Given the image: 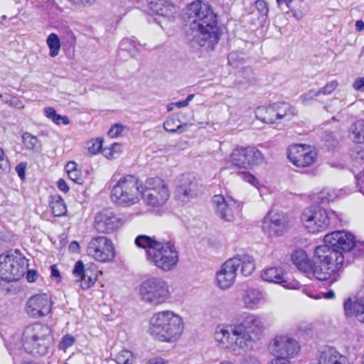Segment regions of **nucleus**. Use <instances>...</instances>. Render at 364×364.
Returning <instances> with one entry per match:
<instances>
[{
	"instance_id": "1",
	"label": "nucleus",
	"mask_w": 364,
	"mask_h": 364,
	"mask_svg": "<svg viewBox=\"0 0 364 364\" xmlns=\"http://www.w3.org/2000/svg\"><path fill=\"white\" fill-rule=\"evenodd\" d=\"M264 328L262 320L257 315L245 313L238 323L217 325L213 339L219 348L233 355H240L253 348Z\"/></svg>"
},
{
	"instance_id": "2",
	"label": "nucleus",
	"mask_w": 364,
	"mask_h": 364,
	"mask_svg": "<svg viewBox=\"0 0 364 364\" xmlns=\"http://www.w3.org/2000/svg\"><path fill=\"white\" fill-rule=\"evenodd\" d=\"M344 256L326 245L317 246L314 252V266L312 267L310 260L303 250H295L291 255V260L297 268L308 272L312 270L314 276L318 280L330 279L331 282L337 279L344 263Z\"/></svg>"
},
{
	"instance_id": "3",
	"label": "nucleus",
	"mask_w": 364,
	"mask_h": 364,
	"mask_svg": "<svg viewBox=\"0 0 364 364\" xmlns=\"http://www.w3.org/2000/svg\"><path fill=\"white\" fill-rule=\"evenodd\" d=\"M186 14L190 22L193 42L208 48L218 43L220 32L217 16L208 4L194 1L187 6Z\"/></svg>"
},
{
	"instance_id": "4",
	"label": "nucleus",
	"mask_w": 364,
	"mask_h": 364,
	"mask_svg": "<svg viewBox=\"0 0 364 364\" xmlns=\"http://www.w3.org/2000/svg\"><path fill=\"white\" fill-rule=\"evenodd\" d=\"M134 243L146 250V259L160 270L167 272L177 267L179 252L173 242L140 235L135 238Z\"/></svg>"
},
{
	"instance_id": "5",
	"label": "nucleus",
	"mask_w": 364,
	"mask_h": 364,
	"mask_svg": "<svg viewBox=\"0 0 364 364\" xmlns=\"http://www.w3.org/2000/svg\"><path fill=\"white\" fill-rule=\"evenodd\" d=\"M184 329L183 317L171 309L154 313L149 321L150 334L161 342H176L183 335Z\"/></svg>"
},
{
	"instance_id": "6",
	"label": "nucleus",
	"mask_w": 364,
	"mask_h": 364,
	"mask_svg": "<svg viewBox=\"0 0 364 364\" xmlns=\"http://www.w3.org/2000/svg\"><path fill=\"white\" fill-rule=\"evenodd\" d=\"M53 343L50 328L36 323L25 328L22 333L21 345L24 350L35 356L46 355Z\"/></svg>"
},
{
	"instance_id": "7",
	"label": "nucleus",
	"mask_w": 364,
	"mask_h": 364,
	"mask_svg": "<svg viewBox=\"0 0 364 364\" xmlns=\"http://www.w3.org/2000/svg\"><path fill=\"white\" fill-rule=\"evenodd\" d=\"M143 183L133 175L121 177L113 186L110 198L118 206L128 208L134 205L141 198Z\"/></svg>"
},
{
	"instance_id": "8",
	"label": "nucleus",
	"mask_w": 364,
	"mask_h": 364,
	"mask_svg": "<svg viewBox=\"0 0 364 364\" xmlns=\"http://www.w3.org/2000/svg\"><path fill=\"white\" fill-rule=\"evenodd\" d=\"M138 294L142 302L153 306L166 304L172 299L169 283L159 277L144 279L139 286Z\"/></svg>"
},
{
	"instance_id": "9",
	"label": "nucleus",
	"mask_w": 364,
	"mask_h": 364,
	"mask_svg": "<svg viewBox=\"0 0 364 364\" xmlns=\"http://www.w3.org/2000/svg\"><path fill=\"white\" fill-rule=\"evenodd\" d=\"M171 191L167 182L159 177H151L143 183L141 198L152 210L164 207L170 198Z\"/></svg>"
},
{
	"instance_id": "10",
	"label": "nucleus",
	"mask_w": 364,
	"mask_h": 364,
	"mask_svg": "<svg viewBox=\"0 0 364 364\" xmlns=\"http://www.w3.org/2000/svg\"><path fill=\"white\" fill-rule=\"evenodd\" d=\"M28 267L26 258L18 250L0 255V279L7 282L19 280Z\"/></svg>"
},
{
	"instance_id": "11",
	"label": "nucleus",
	"mask_w": 364,
	"mask_h": 364,
	"mask_svg": "<svg viewBox=\"0 0 364 364\" xmlns=\"http://www.w3.org/2000/svg\"><path fill=\"white\" fill-rule=\"evenodd\" d=\"M336 217L333 211H328L320 206H311L304 210L301 221L309 232L316 233L327 229Z\"/></svg>"
},
{
	"instance_id": "12",
	"label": "nucleus",
	"mask_w": 364,
	"mask_h": 364,
	"mask_svg": "<svg viewBox=\"0 0 364 364\" xmlns=\"http://www.w3.org/2000/svg\"><path fill=\"white\" fill-rule=\"evenodd\" d=\"M87 255L95 261L100 263H109L116 257L112 241L105 236L91 238L86 248Z\"/></svg>"
},
{
	"instance_id": "13",
	"label": "nucleus",
	"mask_w": 364,
	"mask_h": 364,
	"mask_svg": "<svg viewBox=\"0 0 364 364\" xmlns=\"http://www.w3.org/2000/svg\"><path fill=\"white\" fill-rule=\"evenodd\" d=\"M268 350L274 356L290 360L298 355L301 346L294 338L289 335H279L271 341L268 346Z\"/></svg>"
},
{
	"instance_id": "14",
	"label": "nucleus",
	"mask_w": 364,
	"mask_h": 364,
	"mask_svg": "<svg viewBox=\"0 0 364 364\" xmlns=\"http://www.w3.org/2000/svg\"><path fill=\"white\" fill-rule=\"evenodd\" d=\"M263 160L262 152L254 146H237L230 155V161L234 166L245 169L259 165Z\"/></svg>"
},
{
	"instance_id": "15",
	"label": "nucleus",
	"mask_w": 364,
	"mask_h": 364,
	"mask_svg": "<svg viewBox=\"0 0 364 364\" xmlns=\"http://www.w3.org/2000/svg\"><path fill=\"white\" fill-rule=\"evenodd\" d=\"M288 159L298 168L309 167L316 162L317 151L309 145L293 144L288 149Z\"/></svg>"
},
{
	"instance_id": "16",
	"label": "nucleus",
	"mask_w": 364,
	"mask_h": 364,
	"mask_svg": "<svg viewBox=\"0 0 364 364\" xmlns=\"http://www.w3.org/2000/svg\"><path fill=\"white\" fill-rule=\"evenodd\" d=\"M324 245L331 249L342 250L343 252L351 251L355 245V236L345 230H336L326 234L323 237ZM340 252L343 255V252Z\"/></svg>"
},
{
	"instance_id": "17",
	"label": "nucleus",
	"mask_w": 364,
	"mask_h": 364,
	"mask_svg": "<svg viewBox=\"0 0 364 364\" xmlns=\"http://www.w3.org/2000/svg\"><path fill=\"white\" fill-rule=\"evenodd\" d=\"M217 215L223 220L232 222L240 210V203L231 197L215 195L213 198Z\"/></svg>"
},
{
	"instance_id": "18",
	"label": "nucleus",
	"mask_w": 364,
	"mask_h": 364,
	"mask_svg": "<svg viewBox=\"0 0 364 364\" xmlns=\"http://www.w3.org/2000/svg\"><path fill=\"white\" fill-rule=\"evenodd\" d=\"M289 220L286 215L269 212L264 218L262 230L269 237L282 235L288 229Z\"/></svg>"
},
{
	"instance_id": "19",
	"label": "nucleus",
	"mask_w": 364,
	"mask_h": 364,
	"mask_svg": "<svg viewBox=\"0 0 364 364\" xmlns=\"http://www.w3.org/2000/svg\"><path fill=\"white\" fill-rule=\"evenodd\" d=\"M237 260L225 261L215 274L216 286L223 291L233 287L237 277Z\"/></svg>"
},
{
	"instance_id": "20",
	"label": "nucleus",
	"mask_w": 364,
	"mask_h": 364,
	"mask_svg": "<svg viewBox=\"0 0 364 364\" xmlns=\"http://www.w3.org/2000/svg\"><path fill=\"white\" fill-rule=\"evenodd\" d=\"M73 274L76 278V282L83 289L87 290L92 287L97 280L98 272L93 264L85 265L81 260L75 264Z\"/></svg>"
},
{
	"instance_id": "21",
	"label": "nucleus",
	"mask_w": 364,
	"mask_h": 364,
	"mask_svg": "<svg viewBox=\"0 0 364 364\" xmlns=\"http://www.w3.org/2000/svg\"><path fill=\"white\" fill-rule=\"evenodd\" d=\"M51 298L47 294L31 296L26 306V313L31 317L38 318L47 315L51 310Z\"/></svg>"
},
{
	"instance_id": "22",
	"label": "nucleus",
	"mask_w": 364,
	"mask_h": 364,
	"mask_svg": "<svg viewBox=\"0 0 364 364\" xmlns=\"http://www.w3.org/2000/svg\"><path fill=\"white\" fill-rule=\"evenodd\" d=\"M121 220L109 209L98 213L93 223L95 229L102 233H110L122 226Z\"/></svg>"
},
{
	"instance_id": "23",
	"label": "nucleus",
	"mask_w": 364,
	"mask_h": 364,
	"mask_svg": "<svg viewBox=\"0 0 364 364\" xmlns=\"http://www.w3.org/2000/svg\"><path fill=\"white\" fill-rule=\"evenodd\" d=\"M197 195V182L193 176L183 175L176 191V199L186 204Z\"/></svg>"
},
{
	"instance_id": "24",
	"label": "nucleus",
	"mask_w": 364,
	"mask_h": 364,
	"mask_svg": "<svg viewBox=\"0 0 364 364\" xmlns=\"http://www.w3.org/2000/svg\"><path fill=\"white\" fill-rule=\"evenodd\" d=\"M286 274L281 268L270 267L264 269L261 273V277L263 280L276 284H282L283 287L288 289H299L301 284L296 281H287L285 279Z\"/></svg>"
},
{
	"instance_id": "25",
	"label": "nucleus",
	"mask_w": 364,
	"mask_h": 364,
	"mask_svg": "<svg viewBox=\"0 0 364 364\" xmlns=\"http://www.w3.org/2000/svg\"><path fill=\"white\" fill-rule=\"evenodd\" d=\"M241 301L245 309L255 310L267 301L266 294L257 288L250 287L241 294Z\"/></svg>"
},
{
	"instance_id": "26",
	"label": "nucleus",
	"mask_w": 364,
	"mask_h": 364,
	"mask_svg": "<svg viewBox=\"0 0 364 364\" xmlns=\"http://www.w3.org/2000/svg\"><path fill=\"white\" fill-rule=\"evenodd\" d=\"M322 364H348L346 356L333 347L327 346L318 354Z\"/></svg>"
},
{
	"instance_id": "27",
	"label": "nucleus",
	"mask_w": 364,
	"mask_h": 364,
	"mask_svg": "<svg viewBox=\"0 0 364 364\" xmlns=\"http://www.w3.org/2000/svg\"><path fill=\"white\" fill-rule=\"evenodd\" d=\"M344 309L346 314L355 316L360 322L364 323V298L355 301L348 299L344 303Z\"/></svg>"
},
{
	"instance_id": "28",
	"label": "nucleus",
	"mask_w": 364,
	"mask_h": 364,
	"mask_svg": "<svg viewBox=\"0 0 364 364\" xmlns=\"http://www.w3.org/2000/svg\"><path fill=\"white\" fill-rule=\"evenodd\" d=\"M230 259L237 260V270L241 267V272L245 277L251 275L255 269V259L249 255H237Z\"/></svg>"
},
{
	"instance_id": "29",
	"label": "nucleus",
	"mask_w": 364,
	"mask_h": 364,
	"mask_svg": "<svg viewBox=\"0 0 364 364\" xmlns=\"http://www.w3.org/2000/svg\"><path fill=\"white\" fill-rule=\"evenodd\" d=\"M274 106L259 107L255 110V116L259 120L265 123H274L277 122Z\"/></svg>"
},
{
	"instance_id": "30",
	"label": "nucleus",
	"mask_w": 364,
	"mask_h": 364,
	"mask_svg": "<svg viewBox=\"0 0 364 364\" xmlns=\"http://www.w3.org/2000/svg\"><path fill=\"white\" fill-rule=\"evenodd\" d=\"M349 136L356 144H364V120H358L349 128Z\"/></svg>"
},
{
	"instance_id": "31",
	"label": "nucleus",
	"mask_w": 364,
	"mask_h": 364,
	"mask_svg": "<svg viewBox=\"0 0 364 364\" xmlns=\"http://www.w3.org/2000/svg\"><path fill=\"white\" fill-rule=\"evenodd\" d=\"M277 121L290 119L294 114V109L288 103L281 102L273 105Z\"/></svg>"
},
{
	"instance_id": "32",
	"label": "nucleus",
	"mask_w": 364,
	"mask_h": 364,
	"mask_svg": "<svg viewBox=\"0 0 364 364\" xmlns=\"http://www.w3.org/2000/svg\"><path fill=\"white\" fill-rule=\"evenodd\" d=\"M50 207L53 214L56 217H60L65 214L67 209L63 198L58 195L50 197Z\"/></svg>"
},
{
	"instance_id": "33",
	"label": "nucleus",
	"mask_w": 364,
	"mask_h": 364,
	"mask_svg": "<svg viewBox=\"0 0 364 364\" xmlns=\"http://www.w3.org/2000/svg\"><path fill=\"white\" fill-rule=\"evenodd\" d=\"M22 141L27 149L39 151L41 149V144L39 139L30 133H24L22 136Z\"/></svg>"
},
{
	"instance_id": "34",
	"label": "nucleus",
	"mask_w": 364,
	"mask_h": 364,
	"mask_svg": "<svg viewBox=\"0 0 364 364\" xmlns=\"http://www.w3.org/2000/svg\"><path fill=\"white\" fill-rule=\"evenodd\" d=\"M46 43L50 50V56L52 58L57 56L61 46L58 36L54 33H50L46 39Z\"/></svg>"
},
{
	"instance_id": "35",
	"label": "nucleus",
	"mask_w": 364,
	"mask_h": 364,
	"mask_svg": "<svg viewBox=\"0 0 364 364\" xmlns=\"http://www.w3.org/2000/svg\"><path fill=\"white\" fill-rule=\"evenodd\" d=\"M102 138L92 139L85 143V149L90 155L93 156L98 154L100 151H102Z\"/></svg>"
},
{
	"instance_id": "36",
	"label": "nucleus",
	"mask_w": 364,
	"mask_h": 364,
	"mask_svg": "<svg viewBox=\"0 0 364 364\" xmlns=\"http://www.w3.org/2000/svg\"><path fill=\"white\" fill-rule=\"evenodd\" d=\"M183 127H187L186 124H181V122L178 119H175L173 117L167 118L164 122V128L166 131L174 133L178 131H180Z\"/></svg>"
},
{
	"instance_id": "37",
	"label": "nucleus",
	"mask_w": 364,
	"mask_h": 364,
	"mask_svg": "<svg viewBox=\"0 0 364 364\" xmlns=\"http://www.w3.org/2000/svg\"><path fill=\"white\" fill-rule=\"evenodd\" d=\"M337 197L336 191L329 188H323L317 194V200L323 203L333 201Z\"/></svg>"
},
{
	"instance_id": "38",
	"label": "nucleus",
	"mask_w": 364,
	"mask_h": 364,
	"mask_svg": "<svg viewBox=\"0 0 364 364\" xmlns=\"http://www.w3.org/2000/svg\"><path fill=\"white\" fill-rule=\"evenodd\" d=\"M122 152V146L119 144L114 143L109 147L102 149L103 155L108 159H113L118 157Z\"/></svg>"
},
{
	"instance_id": "39",
	"label": "nucleus",
	"mask_w": 364,
	"mask_h": 364,
	"mask_svg": "<svg viewBox=\"0 0 364 364\" xmlns=\"http://www.w3.org/2000/svg\"><path fill=\"white\" fill-rule=\"evenodd\" d=\"M134 360L133 353L128 350H121L116 357V361L118 364H132Z\"/></svg>"
},
{
	"instance_id": "40",
	"label": "nucleus",
	"mask_w": 364,
	"mask_h": 364,
	"mask_svg": "<svg viewBox=\"0 0 364 364\" xmlns=\"http://www.w3.org/2000/svg\"><path fill=\"white\" fill-rule=\"evenodd\" d=\"M163 7L161 14H160L159 16H164L168 18H173L178 11V9L168 0Z\"/></svg>"
},
{
	"instance_id": "41",
	"label": "nucleus",
	"mask_w": 364,
	"mask_h": 364,
	"mask_svg": "<svg viewBox=\"0 0 364 364\" xmlns=\"http://www.w3.org/2000/svg\"><path fill=\"white\" fill-rule=\"evenodd\" d=\"M75 342V338L70 335H65L60 340L58 348L60 350L65 351L68 348L72 346Z\"/></svg>"
},
{
	"instance_id": "42",
	"label": "nucleus",
	"mask_w": 364,
	"mask_h": 364,
	"mask_svg": "<svg viewBox=\"0 0 364 364\" xmlns=\"http://www.w3.org/2000/svg\"><path fill=\"white\" fill-rule=\"evenodd\" d=\"M319 96V94L317 91L311 90L308 92H305L300 97L301 102L304 105H310L316 97Z\"/></svg>"
},
{
	"instance_id": "43",
	"label": "nucleus",
	"mask_w": 364,
	"mask_h": 364,
	"mask_svg": "<svg viewBox=\"0 0 364 364\" xmlns=\"http://www.w3.org/2000/svg\"><path fill=\"white\" fill-rule=\"evenodd\" d=\"M338 86L337 80H332L328 82L325 86L320 88L318 92L320 95H331Z\"/></svg>"
},
{
	"instance_id": "44",
	"label": "nucleus",
	"mask_w": 364,
	"mask_h": 364,
	"mask_svg": "<svg viewBox=\"0 0 364 364\" xmlns=\"http://www.w3.org/2000/svg\"><path fill=\"white\" fill-rule=\"evenodd\" d=\"M167 0H149V9L155 14L159 15L161 14L163 6Z\"/></svg>"
},
{
	"instance_id": "45",
	"label": "nucleus",
	"mask_w": 364,
	"mask_h": 364,
	"mask_svg": "<svg viewBox=\"0 0 364 364\" xmlns=\"http://www.w3.org/2000/svg\"><path fill=\"white\" fill-rule=\"evenodd\" d=\"M242 178L244 181L251 184L254 187L259 189L260 183L257 178L249 172H243L241 173Z\"/></svg>"
},
{
	"instance_id": "46",
	"label": "nucleus",
	"mask_w": 364,
	"mask_h": 364,
	"mask_svg": "<svg viewBox=\"0 0 364 364\" xmlns=\"http://www.w3.org/2000/svg\"><path fill=\"white\" fill-rule=\"evenodd\" d=\"M121 48L123 50L129 52H132L136 48V43L131 38H124L120 43Z\"/></svg>"
},
{
	"instance_id": "47",
	"label": "nucleus",
	"mask_w": 364,
	"mask_h": 364,
	"mask_svg": "<svg viewBox=\"0 0 364 364\" xmlns=\"http://www.w3.org/2000/svg\"><path fill=\"white\" fill-rule=\"evenodd\" d=\"M70 4L77 7H89L94 5L97 0H68Z\"/></svg>"
},
{
	"instance_id": "48",
	"label": "nucleus",
	"mask_w": 364,
	"mask_h": 364,
	"mask_svg": "<svg viewBox=\"0 0 364 364\" xmlns=\"http://www.w3.org/2000/svg\"><path fill=\"white\" fill-rule=\"evenodd\" d=\"M10 170V164L7 159L5 158L4 153L0 148V171L7 172Z\"/></svg>"
},
{
	"instance_id": "49",
	"label": "nucleus",
	"mask_w": 364,
	"mask_h": 364,
	"mask_svg": "<svg viewBox=\"0 0 364 364\" xmlns=\"http://www.w3.org/2000/svg\"><path fill=\"white\" fill-rule=\"evenodd\" d=\"M123 129L124 127L122 125L116 124L109 129L107 134L111 138H115L121 134Z\"/></svg>"
},
{
	"instance_id": "50",
	"label": "nucleus",
	"mask_w": 364,
	"mask_h": 364,
	"mask_svg": "<svg viewBox=\"0 0 364 364\" xmlns=\"http://www.w3.org/2000/svg\"><path fill=\"white\" fill-rule=\"evenodd\" d=\"M255 6L259 13L262 16H267L269 11L267 4L264 0H257Z\"/></svg>"
},
{
	"instance_id": "51",
	"label": "nucleus",
	"mask_w": 364,
	"mask_h": 364,
	"mask_svg": "<svg viewBox=\"0 0 364 364\" xmlns=\"http://www.w3.org/2000/svg\"><path fill=\"white\" fill-rule=\"evenodd\" d=\"M69 178L77 183H82V178L80 171L77 169V171L68 173Z\"/></svg>"
},
{
	"instance_id": "52",
	"label": "nucleus",
	"mask_w": 364,
	"mask_h": 364,
	"mask_svg": "<svg viewBox=\"0 0 364 364\" xmlns=\"http://www.w3.org/2000/svg\"><path fill=\"white\" fill-rule=\"evenodd\" d=\"M55 124L59 125L60 124H63L65 125H68L70 124V119L67 116H62L58 114H56L54 118L52 120Z\"/></svg>"
},
{
	"instance_id": "53",
	"label": "nucleus",
	"mask_w": 364,
	"mask_h": 364,
	"mask_svg": "<svg viewBox=\"0 0 364 364\" xmlns=\"http://www.w3.org/2000/svg\"><path fill=\"white\" fill-rule=\"evenodd\" d=\"M242 364H262V363L257 356L250 355L244 358Z\"/></svg>"
},
{
	"instance_id": "54",
	"label": "nucleus",
	"mask_w": 364,
	"mask_h": 364,
	"mask_svg": "<svg viewBox=\"0 0 364 364\" xmlns=\"http://www.w3.org/2000/svg\"><path fill=\"white\" fill-rule=\"evenodd\" d=\"M9 105L17 109H22L24 107L23 102L15 96L12 97Z\"/></svg>"
},
{
	"instance_id": "55",
	"label": "nucleus",
	"mask_w": 364,
	"mask_h": 364,
	"mask_svg": "<svg viewBox=\"0 0 364 364\" xmlns=\"http://www.w3.org/2000/svg\"><path fill=\"white\" fill-rule=\"evenodd\" d=\"M353 87L358 91L364 90V77L357 78L353 84Z\"/></svg>"
},
{
	"instance_id": "56",
	"label": "nucleus",
	"mask_w": 364,
	"mask_h": 364,
	"mask_svg": "<svg viewBox=\"0 0 364 364\" xmlns=\"http://www.w3.org/2000/svg\"><path fill=\"white\" fill-rule=\"evenodd\" d=\"M273 359L267 363V364H291L289 360L283 358L282 357L274 356Z\"/></svg>"
},
{
	"instance_id": "57",
	"label": "nucleus",
	"mask_w": 364,
	"mask_h": 364,
	"mask_svg": "<svg viewBox=\"0 0 364 364\" xmlns=\"http://www.w3.org/2000/svg\"><path fill=\"white\" fill-rule=\"evenodd\" d=\"M310 296L315 299H319L322 297L324 299H331L335 297V294L332 290H331L326 293H322L321 295L317 294L316 296Z\"/></svg>"
},
{
	"instance_id": "58",
	"label": "nucleus",
	"mask_w": 364,
	"mask_h": 364,
	"mask_svg": "<svg viewBox=\"0 0 364 364\" xmlns=\"http://www.w3.org/2000/svg\"><path fill=\"white\" fill-rule=\"evenodd\" d=\"M237 54L235 53H231L228 55V62L229 64L233 67H237L238 63H237Z\"/></svg>"
},
{
	"instance_id": "59",
	"label": "nucleus",
	"mask_w": 364,
	"mask_h": 364,
	"mask_svg": "<svg viewBox=\"0 0 364 364\" xmlns=\"http://www.w3.org/2000/svg\"><path fill=\"white\" fill-rule=\"evenodd\" d=\"M56 114V111L53 107H46L44 109V114L51 120H53Z\"/></svg>"
},
{
	"instance_id": "60",
	"label": "nucleus",
	"mask_w": 364,
	"mask_h": 364,
	"mask_svg": "<svg viewBox=\"0 0 364 364\" xmlns=\"http://www.w3.org/2000/svg\"><path fill=\"white\" fill-rule=\"evenodd\" d=\"M38 274L34 270H28L26 274V279L29 282H33L36 280Z\"/></svg>"
},
{
	"instance_id": "61",
	"label": "nucleus",
	"mask_w": 364,
	"mask_h": 364,
	"mask_svg": "<svg viewBox=\"0 0 364 364\" xmlns=\"http://www.w3.org/2000/svg\"><path fill=\"white\" fill-rule=\"evenodd\" d=\"M25 169H26V166L23 164H20L17 165L16 167V171L18 173V176L21 179L24 178Z\"/></svg>"
},
{
	"instance_id": "62",
	"label": "nucleus",
	"mask_w": 364,
	"mask_h": 364,
	"mask_svg": "<svg viewBox=\"0 0 364 364\" xmlns=\"http://www.w3.org/2000/svg\"><path fill=\"white\" fill-rule=\"evenodd\" d=\"M146 364H168V362L161 358H154L148 360Z\"/></svg>"
},
{
	"instance_id": "63",
	"label": "nucleus",
	"mask_w": 364,
	"mask_h": 364,
	"mask_svg": "<svg viewBox=\"0 0 364 364\" xmlns=\"http://www.w3.org/2000/svg\"><path fill=\"white\" fill-rule=\"evenodd\" d=\"M58 188L65 192V193H67L68 191H69V187L67 185V183H65V181L63 179H60L58 181Z\"/></svg>"
},
{
	"instance_id": "64",
	"label": "nucleus",
	"mask_w": 364,
	"mask_h": 364,
	"mask_svg": "<svg viewBox=\"0 0 364 364\" xmlns=\"http://www.w3.org/2000/svg\"><path fill=\"white\" fill-rule=\"evenodd\" d=\"M353 248H355L361 255H364V242L355 241V245Z\"/></svg>"
}]
</instances>
